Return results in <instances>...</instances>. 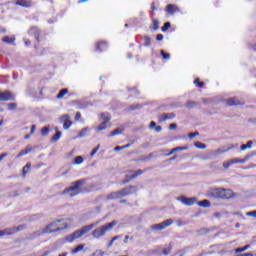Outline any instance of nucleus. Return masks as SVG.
Returning <instances> with one entry per match:
<instances>
[{
    "instance_id": "nucleus-11",
    "label": "nucleus",
    "mask_w": 256,
    "mask_h": 256,
    "mask_svg": "<svg viewBox=\"0 0 256 256\" xmlns=\"http://www.w3.org/2000/svg\"><path fill=\"white\" fill-rule=\"evenodd\" d=\"M83 236V233L81 232V230H76L74 233L70 234L69 236H67L66 240L69 243H73V241L75 239H80V237Z\"/></svg>"
},
{
    "instance_id": "nucleus-39",
    "label": "nucleus",
    "mask_w": 256,
    "mask_h": 256,
    "mask_svg": "<svg viewBox=\"0 0 256 256\" xmlns=\"http://www.w3.org/2000/svg\"><path fill=\"white\" fill-rule=\"evenodd\" d=\"M7 107L9 111H15V109H17V103H9Z\"/></svg>"
},
{
    "instance_id": "nucleus-6",
    "label": "nucleus",
    "mask_w": 256,
    "mask_h": 256,
    "mask_svg": "<svg viewBox=\"0 0 256 256\" xmlns=\"http://www.w3.org/2000/svg\"><path fill=\"white\" fill-rule=\"evenodd\" d=\"M23 229H25V227L17 226L0 230V237H5V235H15V233H19V231H23Z\"/></svg>"
},
{
    "instance_id": "nucleus-57",
    "label": "nucleus",
    "mask_w": 256,
    "mask_h": 256,
    "mask_svg": "<svg viewBox=\"0 0 256 256\" xmlns=\"http://www.w3.org/2000/svg\"><path fill=\"white\" fill-rule=\"evenodd\" d=\"M9 154L8 153H3V154H1L0 155V163H1V161H3V159L5 158V157H7Z\"/></svg>"
},
{
    "instance_id": "nucleus-36",
    "label": "nucleus",
    "mask_w": 256,
    "mask_h": 256,
    "mask_svg": "<svg viewBox=\"0 0 256 256\" xmlns=\"http://www.w3.org/2000/svg\"><path fill=\"white\" fill-rule=\"evenodd\" d=\"M196 105H197V102H195V101H188L186 103V108L187 109H193V107H195Z\"/></svg>"
},
{
    "instance_id": "nucleus-34",
    "label": "nucleus",
    "mask_w": 256,
    "mask_h": 256,
    "mask_svg": "<svg viewBox=\"0 0 256 256\" xmlns=\"http://www.w3.org/2000/svg\"><path fill=\"white\" fill-rule=\"evenodd\" d=\"M139 175H143V170L138 169V170L130 177V179H137V177H139Z\"/></svg>"
},
{
    "instance_id": "nucleus-14",
    "label": "nucleus",
    "mask_w": 256,
    "mask_h": 256,
    "mask_svg": "<svg viewBox=\"0 0 256 256\" xmlns=\"http://www.w3.org/2000/svg\"><path fill=\"white\" fill-rule=\"evenodd\" d=\"M166 11H167V13H169V15H175V13H179V7H177L173 4H169L166 7Z\"/></svg>"
},
{
    "instance_id": "nucleus-24",
    "label": "nucleus",
    "mask_w": 256,
    "mask_h": 256,
    "mask_svg": "<svg viewBox=\"0 0 256 256\" xmlns=\"http://www.w3.org/2000/svg\"><path fill=\"white\" fill-rule=\"evenodd\" d=\"M3 43L13 44L15 43V37L5 36L2 38Z\"/></svg>"
},
{
    "instance_id": "nucleus-16",
    "label": "nucleus",
    "mask_w": 256,
    "mask_h": 256,
    "mask_svg": "<svg viewBox=\"0 0 256 256\" xmlns=\"http://www.w3.org/2000/svg\"><path fill=\"white\" fill-rule=\"evenodd\" d=\"M16 5H19L20 7H26L29 8L33 5L31 0H17Z\"/></svg>"
},
{
    "instance_id": "nucleus-60",
    "label": "nucleus",
    "mask_w": 256,
    "mask_h": 256,
    "mask_svg": "<svg viewBox=\"0 0 256 256\" xmlns=\"http://www.w3.org/2000/svg\"><path fill=\"white\" fill-rule=\"evenodd\" d=\"M163 34H158L157 36H156V39H157V41H161L162 39H163Z\"/></svg>"
},
{
    "instance_id": "nucleus-23",
    "label": "nucleus",
    "mask_w": 256,
    "mask_h": 256,
    "mask_svg": "<svg viewBox=\"0 0 256 256\" xmlns=\"http://www.w3.org/2000/svg\"><path fill=\"white\" fill-rule=\"evenodd\" d=\"M61 135H62L61 131H57L56 134L52 136L51 143H57V141L61 139Z\"/></svg>"
},
{
    "instance_id": "nucleus-52",
    "label": "nucleus",
    "mask_w": 256,
    "mask_h": 256,
    "mask_svg": "<svg viewBox=\"0 0 256 256\" xmlns=\"http://www.w3.org/2000/svg\"><path fill=\"white\" fill-rule=\"evenodd\" d=\"M100 47H107V44L105 43H99L97 46L98 51H103V49H99Z\"/></svg>"
},
{
    "instance_id": "nucleus-32",
    "label": "nucleus",
    "mask_w": 256,
    "mask_h": 256,
    "mask_svg": "<svg viewBox=\"0 0 256 256\" xmlns=\"http://www.w3.org/2000/svg\"><path fill=\"white\" fill-rule=\"evenodd\" d=\"M107 129V122H102L97 128L96 131H105Z\"/></svg>"
},
{
    "instance_id": "nucleus-12",
    "label": "nucleus",
    "mask_w": 256,
    "mask_h": 256,
    "mask_svg": "<svg viewBox=\"0 0 256 256\" xmlns=\"http://www.w3.org/2000/svg\"><path fill=\"white\" fill-rule=\"evenodd\" d=\"M61 123H63L64 129H69L73 123L71 122V118L69 115H64L61 117Z\"/></svg>"
},
{
    "instance_id": "nucleus-63",
    "label": "nucleus",
    "mask_w": 256,
    "mask_h": 256,
    "mask_svg": "<svg viewBox=\"0 0 256 256\" xmlns=\"http://www.w3.org/2000/svg\"><path fill=\"white\" fill-rule=\"evenodd\" d=\"M239 256H253V253L240 254Z\"/></svg>"
},
{
    "instance_id": "nucleus-53",
    "label": "nucleus",
    "mask_w": 256,
    "mask_h": 256,
    "mask_svg": "<svg viewBox=\"0 0 256 256\" xmlns=\"http://www.w3.org/2000/svg\"><path fill=\"white\" fill-rule=\"evenodd\" d=\"M154 130L156 131V133H161V131H163V128L161 126H156Z\"/></svg>"
},
{
    "instance_id": "nucleus-55",
    "label": "nucleus",
    "mask_w": 256,
    "mask_h": 256,
    "mask_svg": "<svg viewBox=\"0 0 256 256\" xmlns=\"http://www.w3.org/2000/svg\"><path fill=\"white\" fill-rule=\"evenodd\" d=\"M81 119V112H77L75 115V121H79Z\"/></svg>"
},
{
    "instance_id": "nucleus-54",
    "label": "nucleus",
    "mask_w": 256,
    "mask_h": 256,
    "mask_svg": "<svg viewBox=\"0 0 256 256\" xmlns=\"http://www.w3.org/2000/svg\"><path fill=\"white\" fill-rule=\"evenodd\" d=\"M123 149H125V147H123V146H116L115 148H114V151H123Z\"/></svg>"
},
{
    "instance_id": "nucleus-47",
    "label": "nucleus",
    "mask_w": 256,
    "mask_h": 256,
    "mask_svg": "<svg viewBox=\"0 0 256 256\" xmlns=\"http://www.w3.org/2000/svg\"><path fill=\"white\" fill-rule=\"evenodd\" d=\"M231 165H232V164H231V160H229V161L223 163L224 169H229V167H230Z\"/></svg>"
},
{
    "instance_id": "nucleus-29",
    "label": "nucleus",
    "mask_w": 256,
    "mask_h": 256,
    "mask_svg": "<svg viewBox=\"0 0 256 256\" xmlns=\"http://www.w3.org/2000/svg\"><path fill=\"white\" fill-rule=\"evenodd\" d=\"M123 133V130L117 128L113 132H111L108 137H115L116 135H121Z\"/></svg>"
},
{
    "instance_id": "nucleus-41",
    "label": "nucleus",
    "mask_w": 256,
    "mask_h": 256,
    "mask_svg": "<svg viewBox=\"0 0 256 256\" xmlns=\"http://www.w3.org/2000/svg\"><path fill=\"white\" fill-rule=\"evenodd\" d=\"M169 27H171V23L170 22L164 23V25L162 27L163 33H165V31H167L169 29Z\"/></svg>"
},
{
    "instance_id": "nucleus-8",
    "label": "nucleus",
    "mask_w": 256,
    "mask_h": 256,
    "mask_svg": "<svg viewBox=\"0 0 256 256\" xmlns=\"http://www.w3.org/2000/svg\"><path fill=\"white\" fill-rule=\"evenodd\" d=\"M0 101H15V94L9 90L0 92Z\"/></svg>"
},
{
    "instance_id": "nucleus-7",
    "label": "nucleus",
    "mask_w": 256,
    "mask_h": 256,
    "mask_svg": "<svg viewBox=\"0 0 256 256\" xmlns=\"http://www.w3.org/2000/svg\"><path fill=\"white\" fill-rule=\"evenodd\" d=\"M177 201H181L183 205H186V207H191L197 204V197L187 198L185 196H180L177 198Z\"/></svg>"
},
{
    "instance_id": "nucleus-43",
    "label": "nucleus",
    "mask_w": 256,
    "mask_h": 256,
    "mask_svg": "<svg viewBox=\"0 0 256 256\" xmlns=\"http://www.w3.org/2000/svg\"><path fill=\"white\" fill-rule=\"evenodd\" d=\"M103 255L105 254L101 250H96L94 253H92V256H103Z\"/></svg>"
},
{
    "instance_id": "nucleus-18",
    "label": "nucleus",
    "mask_w": 256,
    "mask_h": 256,
    "mask_svg": "<svg viewBox=\"0 0 256 256\" xmlns=\"http://www.w3.org/2000/svg\"><path fill=\"white\" fill-rule=\"evenodd\" d=\"M196 203L199 207H203L204 209H209V207H211V202H209V200H202Z\"/></svg>"
},
{
    "instance_id": "nucleus-45",
    "label": "nucleus",
    "mask_w": 256,
    "mask_h": 256,
    "mask_svg": "<svg viewBox=\"0 0 256 256\" xmlns=\"http://www.w3.org/2000/svg\"><path fill=\"white\" fill-rule=\"evenodd\" d=\"M154 25V31H157L159 29V20H153Z\"/></svg>"
},
{
    "instance_id": "nucleus-46",
    "label": "nucleus",
    "mask_w": 256,
    "mask_h": 256,
    "mask_svg": "<svg viewBox=\"0 0 256 256\" xmlns=\"http://www.w3.org/2000/svg\"><path fill=\"white\" fill-rule=\"evenodd\" d=\"M199 136V132H194L188 134L189 139H195V137Z\"/></svg>"
},
{
    "instance_id": "nucleus-59",
    "label": "nucleus",
    "mask_w": 256,
    "mask_h": 256,
    "mask_svg": "<svg viewBox=\"0 0 256 256\" xmlns=\"http://www.w3.org/2000/svg\"><path fill=\"white\" fill-rule=\"evenodd\" d=\"M176 225H177V227H183V221L177 220Z\"/></svg>"
},
{
    "instance_id": "nucleus-5",
    "label": "nucleus",
    "mask_w": 256,
    "mask_h": 256,
    "mask_svg": "<svg viewBox=\"0 0 256 256\" xmlns=\"http://www.w3.org/2000/svg\"><path fill=\"white\" fill-rule=\"evenodd\" d=\"M172 225L173 219H167L161 223L151 225L150 229L152 231H163L164 229H167V227H171Z\"/></svg>"
},
{
    "instance_id": "nucleus-44",
    "label": "nucleus",
    "mask_w": 256,
    "mask_h": 256,
    "mask_svg": "<svg viewBox=\"0 0 256 256\" xmlns=\"http://www.w3.org/2000/svg\"><path fill=\"white\" fill-rule=\"evenodd\" d=\"M246 216L247 217H256V210H254V211H250V212H246Z\"/></svg>"
},
{
    "instance_id": "nucleus-1",
    "label": "nucleus",
    "mask_w": 256,
    "mask_h": 256,
    "mask_svg": "<svg viewBox=\"0 0 256 256\" xmlns=\"http://www.w3.org/2000/svg\"><path fill=\"white\" fill-rule=\"evenodd\" d=\"M59 223H61V220L48 224L44 229L32 233L30 239H37V237H41V235H45V233H57V231L67 229V223H63L61 226H59Z\"/></svg>"
},
{
    "instance_id": "nucleus-33",
    "label": "nucleus",
    "mask_w": 256,
    "mask_h": 256,
    "mask_svg": "<svg viewBox=\"0 0 256 256\" xmlns=\"http://www.w3.org/2000/svg\"><path fill=\"white\" fill-rule=\"evenodd\" d=\"M231 165H236V163H245V160L239 159V158H234L230 160Z\"/></svg>"
},
{
    "instance_id": "nucleus-38",
    "label": "nucleus",
    "mask_w": 256,
    "mask_h": 256,
    "mask_svg": "<svg viewBox=\"0 0 256 256\" xmlns=\"http://www.w3.org/2000/svg\"><path fill=\"white\" fill-rule=\"evenodd\" d=\"M102 119H104V123H108L111 121V116L109 114H101Z\"/></svg>"
},
{
    "instance_id": "nucleus-58",
    "label": "nucleus",
    "mask_w": 256,
    "mask_h": 256,
    "mask_svg": "<svg viewBox=\"0 0 256 256\" xmlns=\"http://www.w3.org/2000/svg\"><path fill=\"white\" fill-rule=\"evenodd\" d=\"M37 129V127L35 125L31 126V131L30 134L33 135V133H35V130Z\"/></svg>"
},
{
    "instance_id": "nucleus-19",
    "label": "nucleus",
    "mask_w": 256,
    "mask_h": 256,
    "mask_svg": "<svg viewBox=\"0 0 256 256\" xmlns=\"http://www.w3.org/2000/svg\"><path fill=\"white\" fill-rule=\"evenodd\" d=\"M231 149H233V145L229 146L228 148L225 146H221L216 150L218 151V155H222V153H227V151H231Z\"/></svg>"
},
{
    "instance_id": "nucleus-37",
    "label": "nucleus",
    "mask_w": 256,
    "mask_h": 256,
    "mask_svg": "<svg viewBox=\"0 0 256 256\" xmlns=\"http://www.w3.org/2000/svg\"><path fill=\"white\" fill-rule=\"evenodd\" d=\"M187 149H189V146H179V147L173 148V151L177 153V151H187Z\"/></svg>"
},
{
    "instance_id": "nucleus-4",
    "label": "nucleus",
    "mask_w": 256,
    "mask_h": 256,
    "mask_svg": "<svg viewBox=\"0 0 256 256\" xmlns=\"http://www.w3.org/2000/svg\"><path fill=\"white\" fill-rule=\"evenodd\" d=\"M119 222L117 220H113L110 223H107L103 226H100L92 231L93 239H101V237H105L108 231H112L113 227H115Z\"/></svg>"
},
{
    "instance_id": "nucleus-42",
    "label": "nucleus",
    "mask_w": 256,
    "mask_h": 256,
    "mask_svg": "<svg viewBox=\"0 0 256 256\" xmlns=\"http://www.w3.org/2000/svg\"><path fill=\"white\" fill-rule=\"evenodd\" d=\"M160 53H161L163 59H171V54L165 53V51H163V50H161Z\"/></svg>"
},
{
    "instance_id": "nucleus-17",
    "label": "nucleus",
    "mask_w": 256,
    "mask_h": 256,
    "mask_svg": "<svg viewBox=\"0 0 256 256\" xmlns=\"http://www.w3.org/2000/svg\"><path fill=\"white\" fill-rule=\"evenodd\" d=\"M90 131L91 130L89 129V127L82 129L80 131L79 135L76 137V139H83V137H87V135H89Z\"/></svg>"
},
{
    "instance_id": "nucleus-31",
    "label": "nucleus",
    "mask_w": 256,
    "mask_h": 256,
    "mask_svg": "<svg viewBox=\"0 0 256 256\" xmlns=\"http://www.w3.org/2000/svg\"><path fill=\"white\" fill-rule=\"evenodd\" d=\"M250 248H251V245L248 244L242 248H236L235 253H243L244 251H247V249H250Z\"/></svg>"
},
{
    "instance_id": "nucleus-9",
    "label": "nucleus",
    "mask_w": 256,
    "mask_h": 256,
    "mask_svg": "<svg viewBox=\"0 0 256 256\" xmlns=\"http://www.w3.org/2000/svg\"><path fill=\"white\" fill-rule=\"evenodd\" d=\"M122 197H127V195H133V193H137L136 186H127L126 188L120 190Z\"/></svg>"
},
{
    "instance_id": "nucleus-28",
    "label": "nucleus",
    "mask_w": 256,
    "mask_h": 256,
    "mask_svg": "<svg viewBox=\"0 0 256 256\" xmlns=\"http://www.w3.org/2000/svg\"><path fill=\"white\" fill-rule=\"evenodd\" d=\"M227 105L233 107V105H239V101L235 98H230L227 100Z\"/></svg>"
},
{
    "instance_id": "nucleus-3",
    "label": "nucleus",
    "mask_w": 256,
    "mask_h": 256,
    "mask_svg": "<svg viewBox=\"0 0 256 256\" xmlns=\"http://www.w3.org/2000/svg\"><path fill=\"white\" fill-rule=\"evenodd\" d=\"M87 180L81 179L73 182L68 188H65L62 195H69V197H77L81 193V187L85 185Z\"/></svg>"
},
{
    "instance_id": "nucleus-15",
    "label": "nucleus",
    "mask_w": 256,
    "mask_h": 256,
    "mask_svg": "<svg viewBox=\"0 0 256 256\" xmlns=\"http://www.w3.org/2000/svg\"><path fill=\"white\" fill-rule=\"evenodd\" d=\"M31 151H33V146L28 145V146H26V148L24 150L19 152V154L16 156V158L19 159V157H24V155H29V153H31Z\"/></svg>"
},
{
    "instance_id": "nucleus-25",
    "label": "nucleus",
    "mask_w": 256,
    "mask_h": 256,
    "mask_svg": "<svg viewBox=\"0 0 256 256\" xmlns=\"http://www.w3.org/2000/svg\"><path fill=\"white\" fill-rule=\"evenodd\" d=\"M83 249H85V245L80 244V245H78L76 248L72 249V250H71V253H72L73 255H75V254L79 253V251H83Z\"/></svg>"
},
{
    "instance_id": "nucleus-21",
    "label": "nucleus",
    "mask_w": 256,
    "mask_h": 256,
    "mask_svg": "<svg viewBox=\"0 0 256 256\" xmlns=\"http://www.w3.org/2000/svg\"><path fill=\"white\" fill-rule=\"evenodd\" d=\"M69 93V90L67 88L62 89L56 96V99H63L65 95Z\"/></svg>"
},
{
    "instance_id": "nucleus-2",
    "label": "nucleus",
    "mask_w": 256,
    "mask_h": 256,
    "mask_svg": "<svg viewBox=\"0 0 256 256\" xmlns=\"http://www.w3.org/2000/svg\"><path fill=\"white\" fill-rule=\"evenodd\" d=\"M208 197H212L213 199H233V197H235V194L231 189L216 188L211 189L208 192Z\"/></svg>"
},
{
    "instance_id": "nucleus-62",
    "label": "nucleus",
    "mask_w": 256,
    "mask_h": 256,
    "mask_svg": "<svg viewBox=\"0 0 256 256\" xmlns=\"http://www.w3.org/2000/svg\"><path fill=\"white\" fill-rule=\"evenodd\" d=\"M214 217H216L217 219H219V218L221 217V213H219V212L214 213Z\"/></svg>"
},
{
    "instance_id": "nucleus-64",
    "label": "nucleus",
    "mask_w": 256,
    "mask_h": 256,
    "mask_svg": "<svg viewBox=\"0 0 256 256\" xmlns=\"http://www.w3.org/2000/svg\"><path fill=\"white\" fill-rule=\"evenodd\" d=\"M163 255H169V249H164L163 250Z\"/></svg>"
},
{
    "instance_id": "nucleus-49",
    "label": "nucleus",
    "mask_w": 256,
    "mask_h": 256,
    "mask_svg": "<svg viewBox=\"0 0 256 256\" xmlns=\"http://www.w3.org/2000/svg\"><path fill=\"white\" fill-rule=\"evenodd\" d=\"M99 145L96 147V148H94L93 150H92V152H91V157H94L95 156V154L97 153V151H99Z\"/></svg>"
},
{
    "instance_id": "nucleus-40",
    "label": "nucleus",
    "mask_w": 256,
    "mask_h": 256,
    "mask_svg": "<svg viewBox=\"0 0 256 256\" xmlns=\"http://www.w3.org/2000/svg\"><path fill=\"white\" fill-rule=\"evenodd\" d=\"M144 41H145L144 43L145 47H149V45H151V38H149V36H145Z\"/></svg>"
},
{
    "instance_id": "nucleus-20",
    "label": "nucleus",
    "mask_w": 256,
    "mask_h": 256,
    "mask_svg": "<svg viewBox=\"0 0 256 256\" xmlns=\"http://www.w3.org/2000/svg\"><path fill=\"white\" fill-rule=\"evenodd\" d=\"M95 228V225H87V226H84L82 227V229L80 230L82 235H86V233H89V231H91V229H94Z\"/></svg>"
},
{
    "instance_id": "nucleus-51",
    "label": "nucleus",
    "mask_w": 256,
    "mask_h": 256,
    "mask_svg": "<svg viewBox=\"0 0 256 256\" xmlns=\"http://www.w3.org/2000/svg\"><path fill=\"white\" fill-rule=\"evenodd\" d=\"M247 149H251L253 147V141H248L247 144H245Z\"/></svg>"
},
{
    "instance_id": "nucleus-26",
    "label": "nucleus",
    "mask_w": 256,
    "mask_h": 256,
    "mask_svg": "<svg viewBox=\"0 0 256 256\" xmlns=\"http://www.w3.org/2000/svg\"><path fill=\"white\" fill-rule=\"evenodd\" d=\"M208 155H209L208 159H215V157H217V155H219V152L217 149L210 150V151H208Z\"/></svg>"
},
{
    "instance_id": "nucleus-61",
    "label": "nucleus",
    "mask_w": 256,
    "mask_h": 256,
    "mask_svg": "<svg viewBox=\"0 0 256 256\" xmlns=\"http://www.w3.org/2000/svg\"><path fill=\"white\" fill-rule=\"evenodd\" d=\"M246 149H247V146L245 144L241 145V147H240L241 151H246Z\"/></svg>"
},
{
    "instance_id": "nucleus-13",
    "label": "nucleus",
    "mask_w": 256,
    "mask_h": 256,
    "mask_svg": "<svg viewBox=\"0 0 256 256\" xmlns=\"http://www.w3.org/2000/svg\"><path fill=\"white\" fill-rule=\"evenodd\" d=\"M121 198H123V195L121 194V190L117 192H112L108 194L106 197V199H109V200H115V199H121Z\"/></svg>"
},
{
    "instance_id": "nucleus-48",
    "label": "nucleus",
    "mask_w": 256,
    "mask_h": 256,
    "mask_svg": "<svg viewBox=\"0 0 256 256\" xmlns=\"http://www.w3.org/2000/svg\"><path fill=\"white\" fill-rule=\"evenodd\" d=\"M169 129H170V131H175V129H177V124L176 123L170 124Z\"/></svg>"
},
{
    "instance_id": "nucleus-50",
    "label": "nucleus",
    "mask_w": 256,
    "mask_h": 256,
    "mask_svg": "<svg viewBox=\"0 0 256 256\" xmlns=\"http://www.w3.org/2000/svg\"><path fill=\"white\" fill-rule=\"evenodd\" d=\"M157 127V123H155L154 121L150 122V126L149 129L153 130Z\"/></svg>"
},
{
    "instance_id": "nucleus-10",
    "label": "nucleus",
    "mask_w": 256,
    "mask_h": 256,
    "mask_svg": "<svg viewBox=\"0 0 256 256\" xmlns=\"http://www.w3.org/2000/svg\"><path fill=\"white\" fill-rule=\"evenodd\" d=\"M175 113H163L158 117V123H165V121H169L171 119H175Z\"/></svg>"
},
{
    "instance_id": "nucleus-56",
    "label": "nucleus",
    "mask_w": 256,
    "mask_h": 256,
    "mask_svg": "<svg viewBox=\"0 0 256 256\" xmlns=\"http://www.w3.org/2000/svg\"><path fill=\"white\" fill-rule=\"evenodd\" d=\"M205 233H208V230L205 229V228H202V229L199 231V235H205Z\"/></svg>"
},
{
    "instance_id": "nucleus-27",
    "label": "nucleus",
    "mask_w": 256,
    "mask_h": 256,
    "mask_svg": "<svg viewBox=\"0 0 256 256\" xmlns=\"http://www.w3.org/2000/svg\"><path fill=\"white\" fill-rule=\"evenodd\" d=\"M49 131H51V128L49 126H45L41 129V135L43 137H47V135H49Z\"/></svg>"
},
{
    "instance_id": "nucleus-35",
    "label": "nucleus",
    "mask_w": 256,
    "mask_h": 256,
    "mask_svg": "<svg viewBox=\"0 0 256 256\" xmlns=\"http://www.w3.org/2000/svg\"><path fill=\"white\" fill-rule=\"evenodd\" d=\"M83 163V157L82 156H77L74 159V165H81Z\"/></svg>"
},
{
    "instance_id": "nucleus-22",
    "label": "nucleus",
    "mask_w": 256,
    "mask_h": 256,
    "mask_svg": "<svg viewBox=\"0 0 256 256\" xmlns=\"http://www.w3.org/2000/svg\"><path fill=\"white\" fill-rule=\"evenodd\" d=\"M22 177H27V173H29V171H31V164L27 163L22 170Z\"/></svg>"
},
{
    "instance_id": "nucleus-30",
    "label": "nucleus",
    "mask_w": 256,
    "mask_h": 256,
    "mask_svg": "<svg viewBox=\"0 0 256 256\" xmlns=\"http://www.w3.org/2000/svg\"><path fill=\"white\" fill-rule=\"evenodd\" d=\"M194 146L197 148V149H207V145L206 144H203L202 142L200 141H197L194 143Z\"/></svg>"
}]
</instances>
